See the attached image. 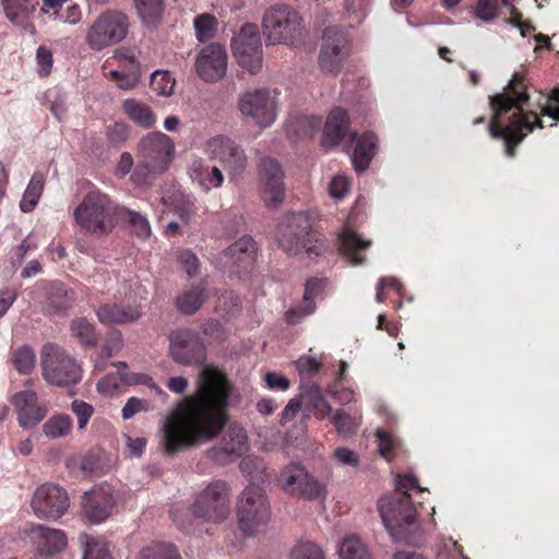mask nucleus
Here are the masks:
<instances>
[{"mask_svg":"<svg viewBox=\"0 0 559 559\" xmlns=\"http://www.w3.org/2000/svg\"><path fill=\"white\" fill-rule=\"evenodd\" d=\"M143 559H181V556L175 546L157 544L143 551Z\"/></svg>","mask_w":559,"mask_h":559,"instance_id":"nucleus-47","label":"nucleus"},{"mask_svg":"<svg viewBox=\"0 0 559 559\" xmlns=\"http://www.w3.org/2000/svg\"><path fill=\"white\" fill-rule=\"evenodd\" d=\"M26 534L40 555L53 556L67 546L66 534L60 530L37 524L27 528Z\"/></svg>","mask_w":559,"mask_h":559,"instance_id":"nucleus-25","label":"nucleus"},{"mask_svg":"<svg viewBox=\"0 0 559 559\" xmlns=\"http://www.w3.org/2000/svg\"><path fill=\"white\" fill-rule=\"evenodd\" d=\"M3 9L7 17L17 24L25 25L29 14H32L36 5L37 0H2Z\"/></svg>","mask_w":559,"mask_h":559,"instance_id":"nucleus-35","label":"nucleus"},{"mask_svg":"<svg viewBox=\"0 0 559 559\" xmlns=\"http://www.w3.org/2000/svg\"><path fill=\"white\" fill-rule=\"evenodd\" d=\"M207 282L202 278L198 284L189 286L176 298V308L183 314H194L207 299Z\"/></svg>","mask_w":559,"mask_h":559,"instance_id":"nucleus-28","label":"nucleus"},{"mask_svg":"<svg viewBox=\"0 0 559 559\" xmlns=\"http://www.w3.org/2000/svg\"><path fill=\"white\" fill-rule=\"evenodd\" d=\"M170 354L180 365H202L206 359L205 346L192 331H177L170 336Z\"/></svg>","mask_w":559,"mask_h":559,"instance_id":"nucleus-17","label":"nucleus"},{"mask_svg":"<svg viewBox=\"0 0 559 559\" xmlns=\"http://www.w3.org/2000/svg\"><path fill=\"white\" fill-rule=\"evenodd\" d=\"M260 175L263 181L262 199L267 207H277L285 197L284 173L280 163L271 157L260 162Z\"/></svg>","mask_w":559,"mask_h":559,"instance_id":"nucleus-18","label":"nucleus"},{"mask_svg":"<svg viewBox=\"0 0 559 559\" xmlns=\"http://www.w3.org/2000/svg\"><path fill=\"white\" fill-rule=\"evenodd\" d=\"M323 288L321 280L311 278L306 282L304 301L301 306L295 307L286 311V321L289 324H297L304 318L312 314L316 310L314 299Z\"/></svg>","mask_w":559,"mask_h":559,"instance_id":"nucleus-27","label":"nucleus"},{"mask_svg":"<svg viewBox=\"0 0 559 559\" xmlns=\"http://www.w3.org/2000/svg\"><path fill=\"white\" fill-rule=\"evenodd\" d=\"M36 60L39 67L38 74L40 76H47L51 72L53 62L50 49L45 46H39L36 51Z\"/></svg>","mask_w":559,"mask_h":559,"instance_id":"nucleus-58","label":"nucleus"},{"mask_svg":"<svg viewBox=\"0 0 559 559\" xmlns=\"http://www.w3.org/2000/svg\"><path fill=\"white\" fill-rule=\"evenodd\" d=\"M96 316L103 324H126L139 320L142 310L138 305L104 304Z\"/></svg>","mask_w":559,"mask_h":559,"instance_id":"nucleus-26","label":"nucleus"},{"mask_svg":"<svg viewBox=\"0 0 559 559\" xmlns=\"http://www.w3.org/2000/svg\"><path fill=\"white\" fill-rule=\"evenodd\" d=\"M70 335L81 346L94 348L98 344V333L92 322L83 317L75 318L70 323Z\"/></svg>","mask_w":559,"mask_h":559,"instance_id":"nucleus-32","label":"nucleus"},{"mask_svg":"<svg viewBox=\"0 0 559 559\" xmlns=\"http://www.w3.org/2000/svg\"><path fill=\"white\" fill-rule=\"evenodd\" d=\"M207 152L213 159L219 160L233 174H240L247 166L245 151L235 141L217 135L207 142Z\"/></svg>","mask_w":559,"mask_h":559,"instance_id":"nucleus-19","label":"nucleus"},{"mask_svg":"<svg viewBox=\"0 0 559 559\" xmlns=\"http://www.w3.org/2000/svg\"><path fill=\"white\" fill-rule=\"evenodd\" d=\"M333 459L342 466L356 467L359 465V455L345 447H338L333 451Z\"/></svg>","mask_w":559,"mask_h":559,"instance_id":"nucleus-55","label":"nucleus"},{"mask_svg":"<svg viewBox=\"0 0 559 559\" xmlns=\"http://www.w3.org/2000/svg\"><path fill=\"white\" fill-rule=\"evenodd\" d=\"M81 542L84 545L82 559H111L104 543L88 535L81 536Z\"/></svg>","mask_w":559,"mask_h":559,"instance_id":"nucleus-45","label":"nucleus"},{"mask_svg":"<svg viewBox=\"0 0 559 559\" xmlns=\"http://www.w3.org/2000/svg\"><path fill=\"white\" fill-rule=\"evenodd\" d=\"M193 26L197 39L199 41H206L215 36L218 22L214 15L210 13H203L194 17Z\"/></svg>","mask_w":559,"mask_h":559,"instance_id":"nucleus-42","label":"nucleus"},{"mask_svg":"<svg viewBox=\"0 0 559 559\" xmlns=\"http://www.w3.org/2000/svg\"><path fill=\"white\" fill-rule=\"evenodd\" d=\"M302 405L308 411L320 409V404H323V395L320 388L317 384H312L304 393L300 394Z\"/></svg>","mask_w":559,"mask_h":559,"instance_id":"nucleus-53","label":"nucleus"},{"mask_svg":"<svg viewBox=\"0 0 559 559\" xmlns=\"http://www.w3.org/2000/svg\"><path fill=\"white\" fill-rule=\"evenodd\" d=\"M11 403L17 413V423L23 429H29L39 424L47 415V407L37 404V394L24 390L11 397Z\"/></svg>","mask_w":559,"mask_h":559,"instance_id":"nucleus-23","label":"nucleus"},{"mask_svg":"<svg viewBox=\"0 0 559 559\" xmlns=\"http://www.w3.org/2000/svg\"><path fill=\"white\" fill-rule=\"evenodd\" d=\"M356 141L352 163L357 173H362L376 155L378 138L372 132H366L360 138L357 136Z\"/></svg>","mask_w":559,"mask_h":559,"instance_id":"nucleus-29","label":"nucleus"},{"mask_svg":"<svg viewBox=\"0 0 559 559\" xmlns=\"http://www.w3.org/2000/svg\"><path fill=\"white\" fill-rule=\"evenodd\" d=\"M106 138L114 146L122 145L129 138V127L122 121H116L106 128Z\"/></svg>","mask_w":559,"mask_h":559,"instance_id":"nucleus-51","label":"nucleus"},{"mask_svg":"<svg viewBox=\"0 0 559 559\" xmlns=\"http://www.w3.org/2000/svg\"><path fill=\"white\" fill-rule=\"evenodd\" d=\"M141 78L140 64H131L130 72L121 71L118 80V87L122 90H130L138 85Z\"/></svg>","mask_w":559,"mask_h":559,"instance_id":"nucleus-57","label":"nucleus"},{"mask_svg":"<svg viewBox=\"0 0 559 559\" xmlns=\"http://www.w3.org/2000/svg\"><path fill=\"white\" fill-rule=\"evenodd\" d=\"M40 366L44 379L52 385L69 386L81 381V365L64 348L55 343L43 346Z\"/></svg>","mask_w":559,"mask_h":559,"instance_id":"nucleus-7","label":"nucleus"},{"mask_svg":"<svg viewBox=\"0 0 559 559\" xmlns=\"http://www.w3.org/2000/svg\"><path fill=\"white\" fill-rule=\"evenodd\" d=\"M255 257V241L245 235L219 253L218 263L226 272L240 276L253 267Z\"/></svg>","mask_w":559,"mask_h":559,"instance_id":"nucleus-16","label":"nucleus"},{"mask_svg":"<svg viewBox=\"0 0 559 559\" xmlns=\"http://www.w3.org/2000/svg\"><path fill=\"white\" fill-rule=\"evenodd\" d=\"M247 441L246 430L238 425H231L225 432L221 447L210 449L207 456L219 465H226L247 451Z\"/></svg>","mask_w":559,"mask_h":559,"instance_id":"nucleus-21","label":"nucleus"},{"mask_svg":"<svg viewBox=\"0 0 559 559\" xmlns=\"http://www.w3.org/2000/svg\"><path fill=\"white\" fill-rule=\"evenodd\" d=\"M135 12L147 28H156L163 21L166 0H133Z\"/></svg>","mask_w":559,"mask_h":559,"instance_id":"nucleus-30","label":"nucleus"},{"mask_svg":"<svg viewBox=\"0 0 559 559\" xmlns=\"http://www.w3.org/2000/svg\"><path fill=\"white\" fill-rule=\"evenodd\" d=\"M48 309L52 313H59L72 307L75 297L72 290L67 289L61 283H55L47 293Z\"/></svg>","mask_w":559,"mask_h":559,"instance_id":"nucleus-36","label":"nucleus"},{"mask_svg":"<svg viewBox=\"0 0 559 559\" xmlns=\"http://www.w3.org/2000/svg\"><path fill=\"white\" fill-rule=\"evenodd\" d=\"M240 298L231 290H224L217 300V307L225 313H233L240 308Z\"/></svg>","mask_w":559,"mask_h":559,"instance_id":"nucleus-56","label":"nucleus"},{"mask_svg":"<svg viewBox=\"0 0 559 559\" xmlns=\"http://www.w3.org/2000/svg\"><path fill=\"white\" fill-rule=\"evenodd\" d=\"M542 115L552 119L550 127L557 126L559 122V90L552 91V93L546 98V103L540 105Z\"/></svg>","mask_w":559,"mask_h":559,"instance_id":"nucleus-52","label":"nucleus"},{"mask_svg":"<svg viewBox=\"0 0 559 559\" xmlns=\"http://www.w3.org/2000/svg\"><path fill=\"white\" fill-rule=\"evenodd\" d=\"M323 135L326 144L336 146L344 142L346 148L357 139V132L348 130V115L342 108H335L330 112L326 118Z\"/></svg>","mask_w":559,"mask_h":559,"instance_id":"nucleus-24","label":"nucleus"},{"mask_svg":"<svg viewBox=\"0 0 559 559\" xmlns=\"http://www.w3.org/2000/svg\"><path fill=\"white\" fill-rule=\"evenodd\" d=\"M227 69V53L219 44H210L201 49L197 56L195 70L205 82H215L222 79Z\"/></svg>","mask_w":559,"mask_h":559,"instance_id":"nucleus-20","label":"nucleus"},{"mask_svg":"<svg viewBox=\"0 0 559 559\" xmlns=\"http://www.w3.org/2000/svg\"><path fill=\"white\" fill-rule=\"evenodd\" d=\"M175 155L174 141L163 132H151L143 136L136 148L138 166L131 175L135 185H144L148 174L165 173Z\"/></svg>","mask_w":559,"mask_h":559,"instance_id":"nucleus-6","label":"nucleus"},{"mask_svg":"<svg viewBox=\"0 0 559 559\" xmlns=\"http://www.w3.org/2000/svg\"><path fill=\"white\" fill-rule=\"evenodd\" d=\"M499 4L495 0H478L476 16L485 22H490L497 16Z\"/></svg>","mask_w":559,"mask_h":559,"instance_id":"nucleus-59","label":"nucleus"},{"mask_svg":"<svg viewBox=\"0 0 559 559\" xmlns=\"http://www.w3.org/2000/svg\"><path fill=\"white\" fill-rule=\"evenodd\" d=\"M75 222L95 236L110 234L121 216V206L99 190L90 191L73 213Z\"/></svg>","mask_w":559,"mask_h":559,"instance_id":"nucleus-5","label":"nucleus"},{"mask_svg":"<svg viewBox=\"0 0 559 559\" xmlns=\"http://www.w3.org/2000/svg\"><path fill=\"white\" fill-rule=\"evenodd\" d=\"M341 559H369L370 554L362 540L353 535L345 537L338 547Z\"/></svg>","mask_w":559,"mask_h":559,"instance_id":"nucleus-40","label":"nucleus"},{"mask_svg":"<svg viewBox=\"0 0 559 559\" xmlns=\"http://www.w3.org/2000/svg\"><path fill=\"white\" fill-rule=\"evenodd\" d=\"M326 488L318 479L307 473V479L302 481L297 495L307 500H324L326 498Z\"/></svg>","mask_w":559,"mask_h":559,"instance_id":"nucleus-44","label":"nucleus"},{"mask_svg":"<svg viewBox=\"0 0 559 559\" xmlns=\"http://www.w3.org/2000/svg\"><path fill=\"white\" fill-rule=\"evenodd\" d=\"M150 408V404L147 401L131 396L127 400L124 406L121 409V415L123 419H130L135 414L140 412H147Z\"/></svg>","mask_w":559,"mask_h":559,"instance_id":"nucleus-54","label":"nucleus"},{"mask_svg":"<svg viewBox=\"0 0 559 559\" xmlns=\"http://www.w3.org/2000/svg\"><path fill=\"white\" fill-rule=\"evenodd\" d=\"M44 185V175L41 173H35L32 176L28 186L23 194V198L20 202V209L22 212L28 213L35 209L41 197Z\"/></svg>","mask_w":559,"mask_h":559,"instance_id":"nucleus-38","label":"nucleus"},{"mask_svg":"<svg viewBox=\"0 0 559 559\" xmlns=\"http://www.w3.org/2000/svg\"><path fill=\"white\" fill-rule=\"evenodd\" d=\"M115 500L108 488H93L82 497L83 518L92 524L104 522L111 513Z\"/></svg>","mask_w":559,"mask_h":559,"instance_id":"nucleus-22","label":"nucleus"},{"mask_svg":"<svg viewBox=\"0 0 559 559\" xmlns=\"http://www.w3.org/2000/svg\"><path fill=\"white\" fill-rule=\"evenodd\" d=\"M292 559H324V555L317 544L300 542L292 549Z\"/></svg>","mask_w":559,"mask_h":559,"instance_id":"nucleus-48","label":"nucleus"},{"mask_svg":"<svg viewBox=\"0 0 559 559\" xmlns=\"http://www.w3.org/2000/svg\"><path fill=\"white\" fill-rule=\"evenodd\" d=\"M237 516L239 527L245 535H253L260 526L269 522L271 507L261 486L250 484L243 489L238 504Z\"/></svg>","mask_w":559,"mask_h":559,"instance_id":"nucleus-10","label":"nucleus"},{"mask_svg":"<svg viewBox=\"0 0 559 559\" xmlns=\"http://www.w3.org/2000/svg\"><path fill=\"white\" fill-rule=\"evenodd\" d=\"M128 221L130 227L134 234L142 239L147 238L151 235V226L147 218L140 213L121 206V216Z\"/></svg>","mask_w":559,"mask_h":559,"instance_id":"nucleus-43","label":"nucleus"},{"mask_svg":"<svg viewBox=\"0 0 559 559\" xmlns=\"http://www.w3.org/2000/svg\"><path fill=\"white\" fill-rule=\"evenodd\" d=\"M71 411L78 419V428L80 430H83L87 426L95 412L94 406L83 400H73Z\"/></svg>","mask_w":559,"mask_h":559,"instance_id":"nucleus-49","label":"nucleus"},{"mask_svg":"<svg viewBox=\"0 0 559 559\" xmlns=\"http://www.w3.org/2000/svg\"><path fill=\"white\" fill-rule=\"evenodd\" d=\"M371 241L361 239L356 233L345 230L340 236V249L353 265H360L365 262V257L360 251L366 250Z\"/></svg>","mask_w":559,"mask_h":559,"instance_id":"nucleus-31","label":"nucleus"},{"mask_svg":"<svg viewBox=\"0 0 559 559\" xmlns=\"http://www.w3.org/2000/svg\"><path fill=\"white\" fill-rule=\"evenodd\" d=\"M530 96L525 90L523 78L514 73L503 92L489 97L493 111L488 126L489 134L495 140H502L508 157L515 156V146L535 128L543 129L539 116L533 110H524L523 105Z\"/></svg>","mask_w":559,"mask_h":559,"instance_id":"nucleus-2","label":"nucleus"},{"mask_svg":"<svg viewBox=\"0 0 559 559\" xmlns=\"http://www.w3.org/2000/svg\"><path fill=\"white\" fill-rule=\"evenodd\" d=\"M72 419L67 414H56L43 425V433L49 439H60L72 431Z\"/></svg>","mask_w":559,"mask_h":559,"instance_id":"nucleus-39","label":"nucleus"},{"mask_svg":"<svg viewBox=\"0 0 559 559\" xmlns=\"http://www.w3.org/2000/svg\"><path fill=\"white\" fill-rule=\"evenodd\" d=\"M307 473L302 465L290 463L281 471L278 484L286 493L297 495L302 481L307 479Z\"/></svg>","mask_w":559,"mask_h":559,"instance_id":"nucleus-33","label":"nucleus"},{"mask_svg":"<svg viewBox=\"0 0 559 559\" xmlns=\"http://www.w3.org/2000/svg\"><path fill=\"white\" fill-rule=\"evenodd\" d=\"M231 391L233 384L223 371L211 365L204 366L198 377V395L165 420V452L173 455L216 438L227 424L225 408Z\"/></svg>","mask_w":559,"mask_h":559,"instance_id":"nucleus-1","label":"nucleus"},{"mask_svg":"<svg viewBox=\"0 0 559 559\" xmlns=\"http://www.w3.org/2000/svg\"><path fill=\"white\" fill-rule=\"evenodd\" d=\"M191 511L194 516L207 522L221 523L229 515L227 484L211 483L197 498Z\"/></svg>","mask_w":559,"mask_h":559,"instance_id":"nucleus-13","label":"nucleus"},{"mask_svg":"<svg viewBox=\"0 0 559 559\" xmlns=\"http://www.w3.org/2000/svg\"><path fill=\"white\" fill-rule=\"evenodd\" d=\"M193 180L206 191L222 187L224 175L217 166L198 164L193 167Z\"/></svg>","mask_w":559,"mask_h":559,"instance_id":"nucleus-37","label":"nucleus"},{"mask_svg":"<svg viewBox=\"0 0 559 559\" xmlns=\"http://www.w3.org/2000/svg\"><path fill=\"white\" fill-rule=\"evenodd\" d=\"M265 382L270 389L285 391L289 388V380L276 372H269L265 374Z\"/></svg>","mask_w":559,"mask_h":559,"instance_id":"nucleus-64","label":"nucleus"},{"mask_svg":"<svg viewBox=\"0 0 559 559\" xmlns=\"http://www.w3.org/2000/svg\"><path fill=\"white\" fill-rule=\"evenodd\" d=\"M263 32L269 45H294L302 36V19L287 5H274L263 16Z\"/></svg>","mask_w":559,"mask_h":559,"instance_id":"nucleus-8","label":"nucleus"},{"mask_svg":"<svg viewBox=\"0 0 559 559\" xmlns=\"http://www.w3.org/2000/svg\"><path fill=\"white\" fill-rule=\"evenodd\" d=\"M376 438L378 441V452L381 456L386 457L393 448L391 436L385 430L378 429L376 432Z\"/></svg>","mask_w":559,"mask_h":559,"instance_id":"nucleus-63","label":"nucleus"},{"mask_svg":"<svg viewBox=\"0 0 559 559\" xmlns=\"http://www.w3.org/2000/svg\"><path fill=\"white\" fill-rule=\"evenodd\" d=\"M337 432L345 437L356 433L360 421L357 417L350 416L344 409H338L332 418Z\"/></svg>","mask_w":559,"mask_h":559,"instance_id":"nucleus-46","label":"nucleus"},{"mask_svg":"<svg viewBox=\"0 0 559 559\" xmlns=\"http://www.w3.org/2000/svg\"><path fill=\"white\" fill-rule=\"evenodd\" d=\"M179 262L189 277L198 274L200 262L198 257L190 250L182 251L179 254Z\"/></svg>","mask_w":559,"mask_h":559,"instance_id":"nucleus-60","label":"nucleus"},{"mask_svg":"<svg viewBox=\"0 0 559 559\" xmlns=\"http://www.w3.org/2000/svg\"><path fill=\"white\" fill-rule=\"evenodd\" d=\"M239 468L243 474L263 480L265 463L262 459L252 455L246 456L240 461Z\"/></svg>","mask_w":559,"mask_h":559,"instance_id":"nucleus-50","label":"nucleus"},{"mask_svg":"<svg viewBox=\"0 0 559 559\" xmlns=\"http://www.w3.org/2000/svg\"><path fill=\"white\" fill-rule=\"evenodd\" d=\"M280 248L289 255L305 252L309 258L319 257L324 249L323 240L312 230L307 213H290L282 217L276 231Z\"/></svg>","mask_w":559,"mask_h":559,"instance_id":"nucleus-4","label":"nucleus"},{"mask_svg":"<svg viewBox=\"0 0 559 559\" xmlns=\"http://www.w3.org/2000/svg\"><path fill=\"white\" fill-rule=\"evenodd\" d=\"M231 50L238 64L250 73H257L262 67V45L255 24H245L231 39Z\"/></svg>","mask_w":559,"mask_h":559,"instance_id":"nucleus-14","label":"nucleus"},{"mask_svg":"<svg viewBox=\"0 0 559 559\" xmlns=\"http://www.w3.org/2000/svg\"><path fill=\"white\" fill-rule=\"evenodd\" d=\"M295 365L301 376L309 377L317 373L321 367L320 362L316 358L309 356L300 357L298 360H296Z\"/></svg>","mask_w":559,"mask_h":559,"instance_id":"nucleus-61","label":"nucleus"},{"mask_svg":"<svg viewBox=\"0 0 559 559\" xmlns=\"http://www.w3.org/2000/svg\"><path fill=\"white\" fill-rule=\"evenodd\" d=\"M349 52V39L346 32L340 26L326 27L322 35L318 56L319 68L325 73L337 75Z\"/></svg>","mask_w":559,"mask_h":559,"instance_id":"nucleus-11","label":"nucleus"},{"mask_svg":"<svg viewBox=\"0 0 559 559\" xmlns=\"http://www.w3.org/2000/svg\"><path fill=\"white\" fill-rule=\"evenodd\" d=\"M11 360L20 374H31L35 368L36 355L31 346L23 345L13 352Z\"/></svg>","mask_w":559,"mask_h":559,"instance_id":"nucleus-41","label":"nucleus"},{"mask_svg":"<svg viewBox=\"0 0 559 559\" xmlns=\"http://www.w3.org/2000/svg\"><path fill=\"white\" fill-rule=\"evenodd\" d=\"M129 31V19L121 11L106 10L100 13L87 29L86 45L95 51L122 41Z\"/></svg>","mask_w":559,"mask_h":559,"instance_id":"nucleus-9","label":"nucleus"},{"mask_svg":"<svg viewBox=\"0 0 559 559\" xmlns=\"http://www.w3.org/2000/svg\"><path fill=\"white\" fill-rule=\"evenodd\" d=\"M68 492L53 483H45L35 490L31 507L38 519L56 521L68 510Z\"/></svg>","mask_w":559,"mask_h":559,"instance_id":"nucleus-15","label":"nucleus"},{"mask_svg":"<svg viewBox=\"0 0 559 559\" xmlns=\"http://www.w3.org/2000/svg\"><path fill=\"white\" fill-rule=\"evenodd\" d=\"M349 182L345 177L337 176L332 179L329 191L332 198L342 199L348 192Z\"/></svg>","mask_w":559,"mask_h":559,"instance_id":"nucleus-62","label":"nucleus"},{"mask_svg":"<svg viewBox=\"0 0 559 559\" xmlns=\"http://www.w3.org/2000/svg\"><path fill=\"white\" fill-rule=\"evenodd\" d=\"M124 114L139 127L150 129L156 123V117L150 106L136 99H126L122 104Z\"/></svg>","mask_w":559,"mask_h":559,"instance_id":"nucleus-34","label":"nucleus"},{"mask_svg":"<svg viewBox=\"0 0 559 559\" xmlns=\"http://www.w3.org/2000/svg\"><path fill=\"white\" fill-rule=\"evenodd\" d=\"M420 488L413 475H404L396 480V491L378 500V510L382 523L396 543L417 546L420 543V527L416 519V509L408 489Z\"/></svg>","mask_w":559,"mask_h":559,"instance_id":"nucleus-3","label":"nucleus"},{"mask_svg":"<svg viewBox=\"0 0 559 559\" xmlns=\"http://www.w3.org/2000/svg\"><path fill=\"white\" fill-rule=\"evenodd\" d=\"M237 105L243 119H251L260 128L271 127L275 122L277 105L266 88L243 92L240 94Z\"/></svg>","mask_w":559,"mask_h":559,"instance_id":"nucleus-12","label":"nucleus"}]
</instances>
